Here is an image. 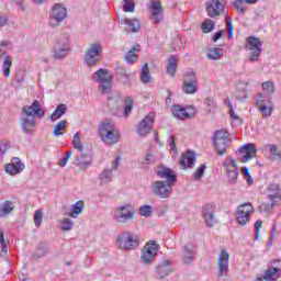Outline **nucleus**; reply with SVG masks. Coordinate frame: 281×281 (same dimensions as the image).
Listing matches in <instances>:
<instances>
[{"label":"nucleus","instance_id":"obj_1","mask_svg":"<svg viewBox=\"0 0 281 281\" xmlns=\"http://www.w3.org/2000/svg\"><path fill=\"white\" fill-rule=\"evenodd\" d=\"M21 127L23 133H34V128L36 127V121L34 120V117L41 119L43 117V115H45V111L43 110L41 101L34 100L31 105H24L21 109Z\"/></svg>","mask_w":281,"mask_h":281},{"label":"nucleus","instance_id":"obj_2","mask_svg":"<svg viewBox=\"0 0 281 281\" xmlns=\"http://www.w3.org/2000/svg\"><path fill=\"white\" fill-rule=\"evenodd\" d=\"M91 79L94 82H98V91L102 93V95H108L111 93V89H113V74L109 69L101 68L92 74Z\"/></svg>","mask_w":281,"mask_h":281},{"label":"nucleus","instance_id":"obj_3","mask_svg":"<svg viewBox=\"0 0 281 281\" xmlns=\"http://www.w3.org/2000/svg\"><path fill=\"white\" fill-rule=\"evenodd\" d=\"M99 136L108 146H113L120 142V131L109 121H104L99 125Z\"/></svg>","mask_w":281,"mask_h":281},{"label":"nucleus","instance_id":"obj_4","mask_svg":"<svg viewBox=\"0 0 281 281\" xmlns=\"http://www.w3.org/2000/svg\"><path fill=\"white\" fill-rule=\"evenodd\" d=\"M116 245L123 251H134L139 247V236L131 232H123L116 237Z\"/></svg>","mask_w":281,"mask_h":281},{"label":"nucleus","instance_id":"obj_5","mask_svg":"<svg viewBox=\"0 0 281 281\" xmlns=\"http://www.w3.org/2000/svg\"><path fill=\"white\" fill-rule=\"evenodd\" d=\"M159 252V245L157 241L153 240L147 243L143 249L140 250L139 265L143 267H150L153 262H155V258H157V254Z\"/></svg>","mask_w":281,"mask_h":281},{"label":"nucleus","instance_id":"obj_6","mask_svg":"<svg viewBox=\"0 0 281 281\" xmlns=\"http://www.w3.org/2000/svg\"><path fill=\"white\" fill-rule=\"evenodd\" d=\"M246 49L249 52V63H258L260 60V55L262 54V42L258 37H247Z\"/></svg>","mask_w":281,"mask_h":281},{"label":"nucleus","instance_id":"obj_7","mask_svg":"<svg viewBox=\"0 0 281 281\" xmlns=\"http://www.w3.org/2000/svg\"><path fill=\"white\" fill-rule=\"evenodd\" d=\"M136 214L137 211L131 204H125L115 209L114 218L119 225H128Z\"/></svg>","mask_w":281,"mask_h":281},{"label":"nucleus","instance_id":"obj_8","mask_svg":"<svg viewBox=\"0 0 281 281\" xmlns=\"http://www.w3.org/2000/svg\"><path fill=\"white\" fill-rule=\"evenodd\" d=\"M147 10H149V21L154 23V25H159V23H164V14L166 10L164 5H161L160 0H149L147 3Z\"/></svg>","mask_w":281,"mask_h":281},{"label":"nucleus","instance_id":"obj_9","mask_svg":"<svg viewBox=\"0 0 281 281\" xmlns=\"http://www.w3.org/2000/svg\"><path fill=\"white\" fill-rule=\"evenodd\" d=\"M172 187L173 184H169L164 180H156L150 184L151 194L158 199H170V194H172Z\"/></svg>","mask_w":281,"mask_h":281},{"label":"nucleus","instance_id":"obj_10","mask_svg":"<svg viewBox=\"0 0 281 281\" xmlns=\"http://www.w3.org/2000/svg\"><path fill=\"white\" fill-rule=\"evenodd\" d=\"M213 139L215 144V148L218 155L221 156L225 155V153H227V148L232 146V140L229 139V136H227V131L225 130L216 131Z\"/></svg>","mask_w":281,"mask_h":281},{"label":"nucleus","instance_id":"obj_11","mask_svg":"<svg viewBox=\"0 0 281 281\" xmlns=\"http://www.w3.org/2000/svg\"><path fill=\"white\" fill-rule=\"evenodd\" d=\"M223 166L226 170V177L228 179V183L234 186L236 181H238V175L239 168H238V162H236V159L232 156H227L223 162Z\"/></svg>","mask_w":281,"mask_h":281},{"label":"nucleus","instance_id":"obj_12","mask_svg":"<svg viewBox=\"0 0 281 281\" xmlns=\"http://www.w3.org/2000/svg\"><path fill=\"white\" fill-rule=\"evenodd\" d=\"M67 54H69V36L61 35L54 45L53 58H55V60H63Z\"/></svg>","mask_w":281,"mask_h":281},{"label":"nucleus","instance_id":"obj_13","mask_svg":"<svg viewBox=\"0 0 281 281\" xmlns=\"http://www.w3.org/2000/svg\"><path fill=\"white\" fill-rule=\"evenodd\" d=\"M251 214H254V205H251L250 202L238 205L235 213L238 225L245 226L247 223H249Z\"/></svg>","mask_w":281,"mask_h":281},{"label":"nucleus","instance_id":"obj_14","mask_svg":"<svg viewBox=\"0 0 281 281\" xmlns=\"http://www.w3.org/2000/svg\"><path fill=\"white\" fill-rule=\"evenodd\" d=\"M229 271V250L221 248L217 255V276L223 278Z\"/></svg>","mask_w":281,"mask_h":281},{"label":"nucleus","instance_id":"obj_15","mask_svg":"<svg viewBox=\"0 0 281 281\" xmlns=\"http://www.w3.org/2000/svg\"><path fill=\"white\" fill-rule=\"evenodd\" d=\"M205 10L210 19H216L225 12V0H209L205 3Z\"/></svg>","mask_w":281,"mask_h":281},{"label":"nucleus","instance_id":"obj_16","mask_svg":"<svg viewBox=\"0 0 281 281\" xmlns=\"http://www.w3.org/2000/svg\"><path fill=\"white\" fill-rule=\"evenodd\" d=\"M64 19H67V9L61 4H55L49 14V25L58 27Z\"/></svg>","mask_w":281,"mask_h":281},{"label":"nucleus","instance_id":"obj_17","mask_svg":"<svg viewBox=\"0 0 281 281\" xmlns=\"http://www.w3.org/2000/svg\"><path fill=\"white\" fill-rule=\"evenodd\" d=\"M182 91L188 95H194V93L199 91V80L196 79V74L188 72L184 76Z\"/></svg>","mask_w":281,"mask_h":281},{"label":"nucleus","instance_id":"obj_18","mask_svg":"<svg viewBox=\"0 0 281 281\" xmlns=\"http://www.w3.org/2000/svg\"><path fill=\"white\" fill-rule=\"evenodd\" d=\"M100 44H91L85 54V63L88 67H95V64L101 59Z\"/></svg>","mask_w":281,"mask_h":281},{"label":"nucleus","instance_id":"obj_19","mask_svg":"<svg viewBox=\"0 0 281 281\" xmlns=\"http://www.w3.org/2000/svg\"><path fill=\"white\" fill-rule=\"evenodd\" d=\"M156 177H159V179H165V183H169L170 186H175L177 183V172L175 170L160 166L156 170Z\"/></svg>","mask_w":281,"mask_h":281},{"label":"nucleus","instance_id":"obj_20","mask_svg":"<svg viewBox=\"0 0 281 281\" xmlns=\"http://www.w3.org/2000/svg\"><path fill=\"white\" fill-rule=\"evenodd\" d=\"M155 120L153 119V114H147L138 124L137 128H136V133L137 135H139V137H146V135H148V133H150V131H153V124H154Z\"/></svg>","mask_w":281,"mask_h":281},{"label":"nucleus","instance_id":"obj_21","mask_svg":"<svg viewBox=\"0 0 281 281\" xmlns=\"http://www.w3.org/2000/svg\"><path fill=\"white\" fill-rule=\"evenodd\" d=\"M216 206L214 204H205L202 207V216L205 220L207 227H214L216 223Z\"/></svg>","mask_w":281,"mask_h":281},{"label":"nucleus","instance_id":"obj_22","mask_svg":"<svg viewBox=\"0 0 281 281\" xmlns=\"http://www.w3.org/2000/svg\"><path fill=\"white\" fill-rule=\"evenodd\" d=\"M156 273L160 279L168 278L172 273V260L164 259L156 265Z\"/></svg>","mask_w":281,"mask_h":281},{"label":"nucleus","instance_id":"obj_23","mask_svg":"<svg viewBox=\"0 0 281 281\" xmlns=\"http://www.w3.org/2000/svg\"><path fill=\"white\" fill-rule=\"evenodd\" d=\"M256 146H254V144L244 145L238 149L239 155H241L239 161H241V164H247V161L256 157Z\"/></svg>","mask_w":281,"mask_h":281},{"label":"nucleus","instance_id":"obj_24","mask_svg":"<svg viewBox=\"0 0 281 281\" xmlns=\"http://www.w3.org/2000/svg\"><path fill=\"white\" fill-rule=\"evenodd\" d=\"M194 246H192L191 244L184 245L180 252V260L182 265H190L192 260H194Z\"/></svg>","mask_w":281,"mask_h":281},{"label":"nucleus","instance_id":"obj_25","mask_svg":"<svg viewBox=\"0 0 281 281\" xmlns=\"http://www.w3.org/2000/svg\"><path fill=\"white\" fill-rule=\"evenodd\" d=\"M24 168L25 165L21 162V159L13 158L10 164L5 165L4 170L8 175L14 176L19 175V172H22Z\"/></svg>","mask_w":281,"mask_h":281},{"label":"nucleus","instance_id":"obj_26","mask_svg":"<svg viewBox=\"0 0 281 281\" xmlns=\"http://www.w3.org/2000/svg\"><path fill=\"white\" fill-rule=\"evenodd\" d=\"M196 162V155L194 151H187L180 159V168L181 170H186V168H192Z\"/></svg>","mask_w":281,"mask_h":281},{"label":"nucleus","instance_id":"obj_27","mask_svg":"<svg viewBox=\"0 0 281 281\" xmlns=\"http://www.w3.org/2000/svg\"><path fill=\"white\" fill-rule=\"evenodd\" d=\"M82 212H85V202L78 201L70 206L69 212L66 213L65 216H69V218H78Z\"/></svg>","mask_w":281,"mask_h":281},{"label":"nucleus","instance_id":"obj_28","mask_svg":"<svg viewBox=\"0 0 281 281\" xmlns=\"http://www.w3.org/2000/svg\"><path fill=\"white\" fill-rule=\"evenodd\" d=\"M171 113L173 117H177L178 120H190L191 117H194V114H190L187 109L182 108L181 105H173L171 109Z\"/></svg>","mask_w":281,"mask_h":281},{"label":"nucleus","instance_id":"obj_29","mask_svg":"<svg viewBox=\"0 0 281 281\" xmlns=\"http://www.w3.org/2000/svg\"><path fill=\"white\" fill-rule=\"evenodd\" d=\"M267 198L272 201H276L277 203L281 201L280 186L276 183L270 184L267 190Z\"/></svg>","mask_w":281,"mask_h":281},{"label":"nucleus","instance_id":"obj_30","mask_svg":"<svg viewBox=\"0 0 281 281\" xmlns=\"http://www.w3.org/2000/svg\"><path fill=\"white\" fill-rule=\"evenodd\" d=\"M116 78L119 82H122L125 87L131 85V75L126 71V68L117 67L116 68Z\"/></svg>","mask_w":281,"mask_h":281},{"label":"nucleus","instance_id":"obj_31","mask_svg":"<svg viewBox=\"0 0 281 281\" xmlns=\"http://www.w3.org/2000/svg\"><path fill=\"white\" fill-rule=\"evenodd\" d=\"M100 186H106V183H111L113 181V170L109 168H104L102 172L99 173Z\"/></svg>","mask_w":281,"mask_h":281},{"label":"nucleus","instance_id":"obj_32","mask_svg":"<svg viewBox=\"0 0 281 281\" xmlns=\"http://www.w3.org/2000/svg\"><path fill=\"white\" fill-rule=\"evenodd\" d=\"M206 57L209 60H221L223 58V48L210 47L206 50Z\"/></svg>","mask_w":281,"mask_h":281},{"label":"nucleus","instance_id":"obj_33","mask_svg":"<svg viewBox=\"0 0 281 281\" xmlns=\"http://www.w3.org/2000/svg\"><path fill=\"white\" fill-rule=\"evenodd\" d=\"M179 63V58L175 55L168 58L167 65V74L171 77L177 76V65Z\"/></svg>","mask_w":281,"mask_h":281},{"label":"nucleus","instance_id":"obj_34","mask_svg":"<svg viewBox=\"0 0 281 281\" xmlns=\"http://www.w3.org/2000/svg\"><path fill=\"white\" fill-rule=\"evenodd\" d=\"M66 113H67V105L65 103H61L57 105L55 111L52 113L50 121L56 122V120H60V117H63V115H65Z\"/></svg>","mask_w":281,"mask_h":281},{"label":"nucleus","instance_id":"obj_35","mask_svg":"<svg viewBox=\"0 0 281 281\" xmlns=\"http://www.w3.org/2000/svg\"><path fill=\"white\" fill-rule=\"evenodd\" d=\"M65 133H67V121L63 120L54 126L53 135L55 137H60V135H65Z\"/></svg>","mask_w":281,"mask_h":281},{"label":"nucleus","instance_id":"obj_36","mask_svg":"<svg viewBox=\"0 0 281 281\" xmlns=\"http://www.w3.org/2000/svg\"><path fill=\"white\" fill-rule=\"evenodd\" d=\"M124 24L127 25L130 32H139L142 24L138 19H125Z\"/></svg>","mask_w":281,"mask_h":281},{"label":"nucleus","instance_id":"obj_37","mask_svg":"<svg viewBox=\"0 0 281 281\" xmlns=\"http://www.w3.org/2000/svg\"><path fill=\"white\" fill-rule=\"evenodd\" d=\"M278 203L276 200H271L270 198H266L262 203L259 205L260 212H270L273 210V205Z\"/></svg>","mask_w":281,"mask_h":281},{"label":"nucleus","instance_id":"obj_38","mask_svg":"<svg viewBox=\"0 0 281 281\" xmlns=\"http://www.w3.org/2000/svg\"><path fill=\"white\" fill-rule=\"evenodd\" d=\"M10 69H12V58L9 55H5L2 61V71L5 78L10 77Z\"/></svg>","mask_w":281,"mask_h":281},{"label":"nucleus","instance_id":"obj_39","mask_svg":"<svg viewBox=\"0 0 281 281\" xmlns=\"http://www.w3.org/2000/svg\"><path fill=\"white\" fill-rule=\"evenodd\" d=\"M13 210L14 205L12 204V202H4L0 207V217L3 218L4 216H8V214H12Z\"/></svg>","mask_w":281,"mask_h":281},{"label":"nucleus","instance_id":"obj_40","mask_svg":"<svg viewBox=\"0 0 281 281\" xmlns=\"http://www.w3.org/2000/svg\"><path fill=\"white\" fill-rule=\"evenodd\" d=\"M266 150H269L272 161H276V159H281V151L276 145H267Z\"/></svg>","mask_w":281,"mask_h":281},{"label":"nucleus","instance_id":"obj_41","mask_svg":"<svg viewBox=\"0 0 281 281\" xmlns=\"http://www.w3.org/2000/svg\"><path fill=\"white\" fill-rule=\"evenodd\" d=\"M140 80L144 85H148V82H150V68H148L147 64H144L142 67Z\"/></svg>","mask_w":281,"mask_h":281},{"label":"nucleus","instance_id":"obj_42","mask_svg":"<svg viewBox=\"0 0 281 281\" xmlns=\"http://www.w3.org/2000/svg\"><path fill=\"white\" fill-rule=\"evenodd\" d=\"M137 52H139V48H137V46H134L130 52H127L124 56L126 63H135L137 60Z\"/></svg>","mask_w":281,"mask_h":281},{"label":"nucleus","instance_id":"obj_43","mask_svg":"<svg viewBox=\"0 0 281 281\" xmlns=\"http://www.w3.org/2000/svg\"><path fill=\"white\" fill-rule=\"evenodd\" d=\"M76 161L79 168H88L91 166V156H76Z\"/></svg>","mask_w":281,"mask_h":281},{"label":"nucleus","instance_id":"obj_44","mask_svg":"<svg viewBox=\"0 0 281 281\" xmlns=\"http://www.w3.org/2000/svg\"><path fill=\"white\" fill-rule=\"evenodd\" d=\"M214 27H216V23L213 22L212 19H206L203 23H202V32H204V34H207L210 32H212V30H214Z\"/></svg>","mask_w":281,"mask_h":281},{"label":"nucleus","instance_id":"obj_45","mask_svg":"<svg viewBox=\"0 0 281 281\" xmlns=\"http://www.w3.org/2000/svg\"><path fill=\"white\" fill-rule=\"evenodd\" d=\"M259 111H261L263 117H270V115L273 113V105L271 102V98L268 99V104L263 105L262 108H259Z\"/></svg>","mask_w":281,"mask_h":281},{"label":"nucleus","instance_id":"obj_46","mask_svg":"<svg viewBox=\"0 0 281 281\" xmlns=\"http://www.w3.org/2000/svg\"><path fill=\"white\" fill-rule=\"evenodd\" d=\"M49 247L47 246V244H40L37 246V249L35 250V258H43L45 256H47V251H48Z\"/></svg>","mask_w":281,"mask_h":281},{"label":"nucleus","instance_id":"obj_47","mask_svg":"<svg viewBox=\"0 0 281 281\" xmlns=\"http://www.w3.org/2000/svg\"><path fill=\"white\" fill-rule=\"evenodd\" d=\"M138 214H140V216H144L145 218H150V216H153V206L151 205H142L138 209Z\"/></svg>","mask_w":281,"mask_h":281},{"label":"nucleus","instance_id":"obj_48","mask_svg":"<svg viewBox=\"0 0 281 281\" xmlns=\"http://www.w3.org/2000/svg\"><path fill=\"white\" fill-rule=\"evenodd\" d=\"M255 100H256V106L257 109H262V106H267L269 103V100H267V97H265V94L262 93H258L256 97H255Z\"/></svg>","mask_w":281,"mask_h":281},{"label":"nucleus","instance_id":"obj_49","mask_svg":"<svg viewBox=\"0 0 281 281\" xmlns=\"http://www.w3.org/2000/svg\"><path fill=\"white\" fill-rule=\"evenodd\" d=\"M261 87L265 93H267L268 95H273V93H276V85H273V82L271 81L263 82Z\"/></svg>","mask_w":281,"mask_h":281},{"label":"nucleus","instance_id":"obj_50","mask_svg":"<svg viewBox=\"0 0 281 281\" xmlns=\"http://www.w3.org/2000/svg\"><path fill=\"white\" fill-rule=\"evenodd\" d=\"M134 104H135V102L133 101V99H131V97H126L124 100L123 115H128V113H131V111H133Z\"/></svg>","mask_w":281,"mask_h":281},{"label":"nucleus","instance_id":"obj_51","mask_svg":"<svg viewBox=\"0 0 281 281\" xmlns=\"http://www.w3.org/2000/svg\"><path fill=\"white\" fill-rule=\"evenodd\" d=\"M61 232H71L74 229V222L69 220L68 217H64L61 220Z\"/></svg>","mask_w":281,"mask_h":281},{"label":"nucleus","instance_id":"obj_52","mask_svg":"<svg viewBox=\"0 0 281 281\" xmlns=\"http://www.w3.org/2000/svg\"><path fill=\"white\" fill-rule=\"evenodd\" d=\"M0 245H1L0 256L2 258H4L5 254H8V243L5 241V237L3 235V231H0Z\"/></svg>","mask_w":281,"mask_h":281},{"label":"nucleus","instance_id":"obj_53","mask_svg":"<svg viewBox=\"0 0 281 281\" xmlns=\"http://www.w3.org/2000/svg\"><path fill=\"white\" fill-rule=\"evenodd\" d=\"M157 161V156L151 150H147L145 158L143 159V164L149 166L150 164H155Z\"/></svg>","mask_w":281,"mask_h":281},{"label":"nucleus","instance_id":"obj_54","mask_svg":"<svg viewBox=\"0 0 281 281\" xmlns=\"http://www.w3.org/2000/svg\"><path fill=\"white\" fill-rule=\"evenodd\" d=\"M72 144H74V147L77 150H80V153H82V150H85V147L82 146V143H80V133L77 132L74 135Z\"/></svg>","mask_w":281,"mask_h":281},{"label":"nucleus","instance_id":"obj_55","mask_svg":"<svg viewBox=\"0 0 281 281\" xmlns=\"http://www.w3.org/2000/svg\"><path fill=\"white\" fill-rule=\"evenodd\" d=\"M123 12H135V3L133 0H124Z\"/></svg>","mask_w":281,"mask_h":281},{"label":"nucleus","instance_id":"obj_56","mask_svg":"<svg viewBox=\"0 0 281 281\" xmlns=\"http://www.w3.org/2000/svg\"><path fill=\"white\" fill-rule=\"evenodd\" d=\"M34 223L36 227H41V223H43V210L35 211Z\"/></svg>","mask_w":281,"mask_h":281},{"label":"nucleus","instance_id":"obj_57","mask_svg":"<svg viewBox=\"0 0 281 281\" xmlns=\"http://www.w3.org/2000/svg\"><path fill=\"white\" fill-rule=\"evenodd\" d=\"M226 27L228 30V38H234V24L229 16H226Z\"/></svg>","mask_w":281,"mask_h":281},{"label":"nucleus","instance_id":"obj_58","mask_svg":"<svg viewBox=\"0 0 281 281\" xmlns=\"http://www.w3.org/2000/svg\"><path fill=\"white\" fill-rule=\"evenodd\" d=\"M205 164L201 165L199 169L194 172L193 177L196 181L203 178V175L205 173Z\"/></svg>","mask_w":281,"mask_h":281},{"label":"nucleus","instance_id":"obj_59","mask_svg":"<svg viewBox=\"0 0 281 281\" xmlns=\"http://www.w3.org/2000/svg\"><path fill=\"white\" fill-rule=\"evenodd\" d=\"M235 100H238L239 102H245V100H249V92H247V90H244L241 93H236Z\"/></svg>","mask_w":281,"mask_h":281},{"label":"nucleus","instance_id":"obj_60","mask_svg":"<svg viewBox=\"0 0 281 281\" xmlns=\"http://www.w3.org/2000/svg\"><path fill=\"white\" fill-rule=\"evenodd\" d=\"M69 159H71V151H67L66 156L58 160V166H60V168H65V166H67V161H69Z\"/></svg>","mask_w":281,"mask_h":281},{"label":"nucleus","instance_id":"obj_61","mask_svg":"<svg viewBox=\"0 0 281 281\" xmlns=\"http://www.w3.org/2000/svg\"><path fill=\"white\" fill-rule=\"evenodd\" d=\"M260 229H262V221L258 220L255 223V240H258V238L260 237Z\"/></svg>","mask_w":281,"mask_h":281},{"label":"nucleus","instance_id":"obj_62","mask_svg":"<svg viewBox=\"0 0 281 281\" xmlns=\"http://www.w3.org/2000/svg\"><path fill=\"white\" fill-rule=\"evenodd\" d=\"M10 150V143L7 140L0 142V155H5V153Z\"/></svg>","mask_w":281,"mask_h":281},{"label":"nucleus","instance_id":"obj_63","mask_svg":"<svg viewBox=\"0 0 281 281\" xmlns=\"http://www.w3.org/2000/svg\"><path fill=\"white\" fill-rule=\"evenodd\" d=\"M205 104L207 113H212L216 109V103H214L213 99H206Z\"/></svg>","mask_w":281,"mask_h":281},{"label":"nucleus","instance_id":"obj_64","mask_svg":"<svg viewBox=\"0 0 281 281\" xmlns=\"http://www.w3.org/2000/svg\"><path fill=\"white\" fill-rule=\"evenodd\" d=\"M270 269L277 271V273L280 274V272H281V260H273L270 263Z\"/></svg>","mask_w":281,"mask_h":281}]
</instances>
